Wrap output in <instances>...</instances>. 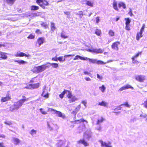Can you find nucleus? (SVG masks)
I'll return each instance as SVG.
<instances>
[{"label": "nucleus", "mask_w": 147, "mask_h": 147, "mask_svg": "<svg viewBox=\"0 0 147 147\" xmlns=\"http://www.w3.org/2000/svg\"><path fill=\"white\" fill-rule=\"evenodd\" d=\"M45 41V39L44 37H39L36 42V45L39 47L43 44Z\"/></svg>", "instance_id": "6"}, {"label": "nucleus", "mask_w": 147, "mask_h": 147, "mask_svg": "<svg viewBox=\"0 0 147 147\" xmlns=\"http://www.w3.org/2000/svg\"><path fill=\"white\" fill-rule=\"evenodd\" d=\"M99 88L101 90L102 92H104L105 90L106 87L104 85H103L99 87Z\"/></svg>", "instance_id": "38"}, {"label": "nucleus", "mask_w": 147, "mask_h": 147, "mask_svg": "<svg viewBox=\"0 0 147 147\" xmlns=\"http://www.w3.org/2000/svg\"><path fill=\"white\" fill-rule=\"evenodd\" d=\"M87 51L89 52L95 53L96 54L102 53L103 52V50L100 48L98 49H88Z\"/></svg>", "instance_id": "8"}, {"label": "nucleus", "mask_w": 147, "mask_h": 147, "mask_svg": "<svg viewBox=\"0 0 147 147\" xmlns=\"http://www.w3.org/2000/svg\"><path fill=\"white\" fill-rule=\"evenodd\" d=\"M75 55L74 54H69V55H64V57H73Z\"/></svg>", "instance_id": "53"}, {"label": "nucleus", "mask_w": 147, "mask_h": 147, "mask_svg": "<svg viewBox=\"0 0 147 147\" xmlns=\"http://www.w3.org/2000/svg\"><path fill=\"white\" fill-rule=\"evenodd\" d=\"M30 134L33 135L34 134H36V131L34 129L32 130L30 133Z\"/></svg>", "instance_id": "48"}, {"label": "nucleus", "mask_w": 147, "mask_h": 147, "mask_svg": "<svg viewBox=\"0 0 147 147\" xmlns=\"http://www.w3.org/2000/svg\"><path fill=\"white\" fill-rule=\"evenodd\" d=\"M6 53L1 52L0 53L1 56L0 58L3 59H5L7 58V56L6 55Z\"/></svg>", "instance_id": "23"}, {"label": "nucleus", "mask_w": 147, "mask_h": 147, "mask_svg": "<svg viewBox=\"0 0 147 147\" xmlns=\"http://www.w3.org/2000/svg\"><path fill=\"white\" fill-rule=\"evenodd\" d=\"M51 111H54V113L57 115V116L59 117H61L63 118L65 117V116L64 115H63L60 111H57L55 109L52 108H50L49 109Z\"/></svg>", "instance_id": "10"}, {"label": "nucleus", "mask_w": 147, "mask_h": 147, "mask_svg": "<svg viewBox=\"0 0 147 147\" xmlns=\"http://www.w3.org/2000/svg\"><path fill=\"white\" fill-rule=\"evenodd\" d=\"M37 77L32 78L29 81V82L31 83L28 84L24 88L28 89H34L38 88L40 86V83L39 82L33 83L34 82V78Z\"/></svg>", "instance_id": "1"}, {"label": "nucleus", "mask_w": 147, "mask_h": 147, "mask_svg": "<svg viewBox=\"0 0 147 147\" xmlns=\"http://www.w3.org/2000/svg\"><path fill=\"white\" fill-rule=\"evenodd\" d=\"M35 36L33 34H30L27 37L28 39H32L34 38Z\"/></svg>", "instance_id": "41"}, {"label": "nucleus", "mask_w": 147, "mask_h": 147, "mask_svg": "<svg viewBox=\"0 0 147 147\" xmlns=\"http://www.w3.org/2000/svg\"><path fill=\"white\" fill-rule=\"evenodd\" d=\"M118 7L120 8L122 7L123 9L126 8V6L125 4L123 2H119L118 4Z\"/></svg>", "instance_id": "19"}, {"label": "nucleus", "mask_w": 147, "mask_h": 147, "mask_svg": "<svg viewBox=\"0 0 147 147\" xmlns=\"http://www.w3.org/2000/svg\"><path fill=\"white\" fill-rule=\"evenodd\" d=\"M15 56L16 57H23L25 56L26 57H28L30 56L29 54L27 55L23 52H20L19 53H17L15 55Z\"/></svg>", "instance_id": "17"}, {"label": "nucleus", "mask_w": 147, "mask_h": 147, "mask_svg": "<svg viewBox=\"0 0 147 147\" xmlns=\"http://www.w3.org/2000/svg\"><path fill=\"white\" fill-rule=\"evenodd\" d=\"M17 11L19 13H21L22 12V11L20 8H18Z\"/></svg>", "instance_id": "62"}, {"label": "nucleus", "mask_w": 147, "mask_h": 147, "mask_svg": "<svg viewBox=\"0 0 147 147\" xmlns=\"http://www.w3.org/2000/svg\"><path fill=\"white\" fill-rule=\"evenodd\" d=\"M113 8L115 10H116L117 11H119V9L117 7V3L116 1H114L113 2Z\"/></svg>", "instance_id": "26"}, {"label": "nucleus", "mask_w": 147, "mask_h": 147, "mask_svg": "<svg viewBox=\"0 0 147 147\" xmlns=\"http://www.w3.org/2000/svg\"><path fill=\"white\" fill-rule=\"evenodd\" d=\"M41 25L42 26L45 28H46L48 27V26L47 25L45 24V23L44 22H42L41 24Z\"/></svg>", "instance_id": "46"}, {"label": "nucleus", "mask_w": 147, "mask_h": 147, "mask_svg": "<svg viewBox=\"0 0 147 147\" xmlns=\"http://www.w3.org/2000/svg\"><path fill=\"white\" fill-rule=\"evenodd\" d=\"M50 28L52 32H54L56 28L55 23L53 22L51 23Z\"/></svg>", "instance_id": "22"}, {"label": "nucleus", "mask_w": 147, "mask_h": 147, "mask_svg": "<svg viewBox=\"0 0 147 147\" xmlns=\"http://www.w3.org/2000/svg\"><path fill=\"white\" fill-rule=\"evenodd\" d=\"M13 141L14 144L16 145L18 144L20 142V140L16 138H13Z\"/></svg>", "instance_id": "21"}, {"label": "nucleus", "mask_w": 147, "mask_h": 147, "mask_svg": "<svg viewBox=\"0 0 147 147\" xmlns=\"http://www.w3.org/2000/svg\"><path fill=\"white\" fill-rule=\"evenodd\" d=\"M36 2L43 9H45V6H48L49 5L48 2L46 0H36Z\"/></svg>", "instance_id": "3"}, {"label": "nucleus", "mask_w": 147, "mask_h": 147, "mask_svg": "<svg viewBox=\"0 0 147 147\" xmlns=\"http://www.w3.org/2000/svg\"><path fill=\"white\" fill-rule=\"evenodd\" d=\"M122 108V107L120 105L117 106L114 109V111L113 112L115 113L116 115H117L120 113V112L118 111L121 110Z\"/></svg>", "instance_id": "18"}, {"label": "nucleus", "mask_w": 147, "mask_h": 147, "mask_svg": "<svg viewBox=\"0 0 147 147\" xmlns=\"http://www.w3.org/2000/svg\"><path fill=\"white\" fill-rule=\"evenodd\" d=\"M142 53V51L139 52L137 53L135 55L133 56L131 58L132 63L134 64H137L139 62L136 60V59L138 57L139 55H141Z\"/></svg>", "instance_id": "7"}, {"label": "nucleus", "mask_w": 147, "mask_h": 147, "mask_svg": "<svg viewBox=\"0 0 147 147\" xmlns=\"http://www.w3.org/2000/svg\"><path fill=\"white\" fill-rule=\"evenodd\" d=\"M125 20L126 21L125 24H129L131 22V20L129 18H125Z\"/></svg>", "instance_id": "44"}, {"label": "nucleus", "mask_w": 147, "mask_h": 147, "mask_svg": "<svg viewBox=\"0 0 147 147\" xmlns=\"http://www.w3.org/2000/svg\"><path fill=\"white\" fill-rule=\"evenodd\" d=\"M99 142L101 144V146L103 147H112V146L111 145V143L110 142L107 144L105 142H103L102 140H100Z\"/></svg>", "instance_id": "15"}, {"label": "nucleus", "mask_w": 147, "mask_h": 147, "mask_svg": "<svg viewBox=\"0 0 147 147\" xmlns=\"http://www.w3.org/2000/svg\"><path fill=\"white\" fill-rule=\"evenodd\" d=\"M108 105V103L105 101H102L101 102H99L98 105L103 106L105 107H107Z\"/></svg>", "instance_id": "28"}, {"label": "nucleus", "mask_w": 147, "mask_h": 147, "mask_svg": "<svg viewBox=\"0 0 147 147\" xmlns=\"http://www.w3.org/2000/svg\"><path fill=\"white\" fill-rule=\"evenodd\" d=\"M64 13L67 15H70V13L69 12L66 11L64 12Z\"/></svg>", "instance_id": "64"}, {"label": "nucleus", "mask_w": 147, "mask_h": 147, "mask_svg": "<svg viewBox=\"0 0 147 147\" xmlns=\"http://www.w3.org/2000/svg\"><path fill=\"white\" fill-rule=\"evenodd\" d=\"M85 79L86 81H90L91 80V79L89 77H86Z\"/></svg>", "instance_id": "60"}, {"label": "nucleus", "mask_w": 147, "mask_h": 147, "mask_svg": "<svg viewBox=\"0 0 147 147\" xmlns=\"http://www.w3.org/2000/svg\"><path fill=\"white\" fill-rule=\"evenodd\" d=\"M97 77L100 80H102L103 78L102 77V76H100L99 74H97Z\"/></svg>", "instance_id": "56"}, {"label": "nucleus", "mask_w": 147, "mask_h": 147, "mask_svg": "<svg viewBox=\"0 0 147 147\" xmlns=\"http://www.w3.org/2000/svg\"><path fill=\"white\" fill-rule=\"evenodd\" d=\"M15 62H17L19 64H24L26 63V62L23 60H15Z\"/></svg>", "instance_id": "33"}, {"label": "nucleus", "mask_w": 147, "mask_h": 147, "mask_svg": "<svg viewBox=\"0 0 147 147\" xmlns=\"http://www.w3.org/2000/svg\"><path fill=\"white\" fill-rule=\"evenodd\" d=\"M96 63L98 65L99 64H102L103 65L105 64L106 63V62H104L103 61H100V60H98L96 61Z\"/></svg>", "instance_id": "43"}, {"label": "nucleus", "mask_w": 147, "mask_h": 147, "mask_svg": "<svg viewBox=\"0 0 147 147\" xmlns=\"http://www.w3.org/2000/svg\"><path fill=\"white\" fill-rule=\"evenodd\" d=\"M84 74L87 75H89L90 74L89 72L86 71H84Z\"/></svg>", "instance_id": "61"}, {"label": "nucleus", "mask_w": 147, "mask_h": 147, "mask_svg": "<svg viewBox=\"0 0 147 147\" xmlns=\"http://www.w3.org/2000/svg\"><path fill=\"white\" fill-rule=\"evenodd\" d=\"M143 36L142 33L139 31L138 32L136 36V39L137 40H139Z\"/></svg>", "instance_id": "20"}, {"label": "nucleus", "mask_w": 147, "mask_h": 147, "mask_svg": "<svg viewBox=\"0 0 147 147\" xmlns=\"http://www.w3.org/2000/svg\"><path fill=\"white\" fill-rule=\"evenodd\" d=\"M35 32L37 34H41L42 33V31L39 29H36L35 31Z\"/></svg>", "instance_id": "45"}, {"label": "nucleus", "mask_w": 147, "mask_h": 147, "mask_svg": "<svg viewBox=\"0 0 147 147\" xmlns=\"http://www.w3.org/2000/svg\"><path fill=\"white\" fill-rule=\"evenodd\" d=\"M86 4L90 7H92L93 6V3L89 1H86Z\"/></svg>", "instance_id": "42"}, {"label": "nucleus", "mask_w": 147, "mask_h": 147, "mask_svg": "<svg viewBox=\"0 0 147 147\" xmlns=\"http://www.w3.org/2000/svg\"><path fill=\"white\" fill-rule=\"evenodd\" d=\"M125 29L127 30H130V25L129 24H125Z\"/></svg>", "instance_id": "51"}, {"label": "nucleus", "mask_w": 147, "mask_h": 147, "mask_svg": "<svg viewBox=\"0 0 147 147\" xmlns=\"http://www.w3.org/2000/svg\"><path fill=\"white\" fill-rule=\"evenodd\" d=\"M41 13L40 12H38L37 13H34V15L35 16H38Z\"/></svg>", "instance_id": "57"}, {"label": "nucleus", "mask_w": 147, "mask_h": 147, "mask_svg": "<svg viewBox=\"0 0 147 147\" xmlns=\"http://www.w3.org/2000/svg\"><path fill=\"white\" fill-rule=\"evenodd\" d=\"M40 110L41 112V113L43 115H45L47 113V112L45 111H43V109L42 108H40Z\"/></svg>", "instance_id": "47"}, {"label": "nucleus", "mask_w": 147, "mask_h": 147, "mask_svg": "<svg viewBox=\"0 0 147 147\" xmlns=\"http://www.w3.org/2000/svg\"><path fill=\"white\" fill-rule=\"evenodd\" d=\"M109 35L111 36H113L115 35L114 32L112 30H110L108 32Z\"/></svg>", "instance_id": "36"}, {"label": "nucleus", "mask_w": 147, "mask_h": 147, "mask_svg": "<svg viewBox=\"0 0 147 147\" xmlns=\"http://www.w3.org/2000/svg\"><path fill=\"white\" fill-rule=\"evenodd\" d=\"M96 23H98L99 22V18L98 17H97L96 18Z\"/></svg>", "instance_id": "58"}, {"label": "nucleus", "mask_w": 147, "mask_h": 147, "mask_svg": "<svg viewBox=\"0 0 147 147\" xmlns=\"http://www.w3.org/2000/svg\"><path fill=\"white\" fill-rule=\"evenodd\" d=\"M0 147H5V146L4 145V144L3 142H0Z\"/></svg>", "instance_id": "59"}, {"label": "nucleus", "mask_w": 147, "mask_h": 147, "mask_svg": "<svg viewBox=\"0 0 147 147\" xmlns=\"http://www.w3.org/2000/svg\"><path fill=\"white\" fill-rule=\"evenodd\" d=\"M23 103L21 102L20 100L16 102L13 104L14 108H13L11 107L10 108V110L12 111L15 109H18L20 107H21L23 105Z\"/></svg>", "instance_id": "5"}, {"label": "nucleus", "mask_w": 147, "mask_h": 147, "mask_svg": "<svg viewBox=\"0 0 147 147\" xmlns=\"http://www.w3.org/2000/svg\"><path fill=\"white\" fill-rule=\"evenodd\" d=\"M67 91H68L67 90L65 89L62 92L59 94V96L61 98H62L64 97V95L65 93L67 92Z\"/></svg>", "instance_id": "30"}, {"label": "nucleus", "mask_w": 147, "mask_h": 147, "mask_svg": "<svg viewBox=\"0 0 147 147\" xmlns=\"http://www.w3.org/2000/svg\"><path fill=\"white\" fill-rule=\"evenodd\" d=\"M67 92L68 94L67 95V97L69 99V101L70 103L73 102L77 100V98L75 96L73 95L71 92L68 90Z\"/></svg>", "instance_id": "4"}, {"label": "nucleus", "mask_w": 147, "mask_h": 147, "mask_svg": "<svg viewBox=\"0 0 147 147\" xmlns=\"http://www.w3.org/2000/svg\"><path fill=\"white\" fill-rule=\"evenodd\" d=\"M45 92V91H43L41 94V96L43 97H45L46 98H48L49 95V93H47L45 94H44Z\"/></svg>", "instance_id": "32"}, {"label": "nucleus", "mask_w": 147, "mask_h": 147, "mask_svg": "<svg viewBox=\"0 0 147 147\" xmlns=\"http://www.w3.org/2000/svg\"><path fill=\"white\" fill-rule=\"evenodd\" d=\"M104 120V119L102 117H101L100 118L98 119L96 123L97 124H99L102 122Z\"/></svg>", "instance_id": "34"}, {"label": "nucleus", "mask_w": 147, "mask_h": 147, "mask_svg": "<svg viewBox=\"0 0 147 147\" xmlns=\"http://www.w3.org/2000/svg\"><path fill=\"white\" fill-rule=\"evenodd\" d=\"M51 60L52 61H58V58L57 57H56L52 58Z\"/></svg>", "instance_id": "55"}, {"label": "nucleus", "mask_w": 147, "mask_h": 147, "mask_svg": "<svg viewBox=\"0 0 147 147\" xmlns=\"http://www.w3.org/2000/svg\"><path fill=\"white\" fill-rule=\"evenodd\" d=\"M11 99V97L9 93L7 94L5 97H2L1 99V102H3L7 101L10 100Z\"/></svg>", "instance_id": "9"}, {"label": "nucleus", "mask_w": 147, "mask_h": 147, "mask_svg": "<svg viewBox=\"0 0 147 147\" xmlns=\"http://www.w3.org/2000/svg\"><path fill=\"white\" fill-rule=\"evenodd\" d=\"M4 123L5 124L8 125H10L12 124V122H11V121H5L4 122Z\"/></svg>", "instance_id": "50"}, {"label": "nucleus", "mask_w": 147, "mask_h": 147, "mask_svg": "<svg viewBox=\"0 0 147 147\" xmlns=\"http://www.w3.org/2000/svg\"><path fill=\"white\" fill-rule=\"evenodd\" d=\"M61 38L65 39L68 38V36L66 34L65 32L63 31L61 34Z\"/></svg>", "instance_id": "27"}, {"label": "nucleus", "mask_w": 147, "mask_h": 147, "mask_svg": "<svg viewBox=\"0 0 147 147\" xmlns=\"http://www.w3.org/2000/svg\"><path fill=\"white\" fill-rule=\"evenodd\" d=\"M79 59H80L81 60H85L86 59L85 58V57H83L82 56H81L79 55H76L75 56V57L73 59L74 60H78Z\"/></svg>", "instance_id": "24"}, {"label": "nucleus", "mask_w": 147, "mask_h": 147, "mask_svg": "<svg viewBox=\"0 0 147 147\" xmlns=\"http://www.w3.org/2000/svg\"><path fill=\"white\" fill-rule=\"evenodd\" d=\"M145 24H143L141 29L140 30V32L143 33L145 28Z\"/></svg>", "instance_id": "49"}, {"label": "nucleus", "mask_w": 147, "mask_h": 147, "mask_svg": "<svg viewBox=\"0 0 147 147\" xmlns=\"http://www.w3.org/2000/svg\"><path fill=\"white\" fill-rule=\"evenodd\" d=\"M77 143L78 144H82L85 146H88L89 145V144L84 139H80L78 140L77 141Z\"/></svg>", "instance_id": "13"}, {"label": "nucleus", "mask_w": 147, "mask_h": 147, "mask_svg": "<svg viewBox=\"0 0 147 147\" xmlns=\"http://www.w3.org/2000/svg\"><path fill=\"white\" fill-rule=\"evenodd\" d=\"M85 60H88L91 63H94L96 62V60L95 59H91L86 57H85Z\"/></svg>", "instance_id": "31"}, {"label": "nucleus", "mask_w": 147, "mask_h": 147, "mask_svg": "<svg viewBox=\"0 0 147 147\" xmlns=\"http://www.w3.org/2000/svg\"><path fill=\"white\" fill-rule=\"evenodd\" d=\"M49 65H50V66L51 65L52 66V67L55 68H57L58 67V64L57 63H51L49 64Z\"/></svg>", "instance_id": "35"}, {"label": "nucleus", "mask_w": 147, "mask_h": 147, "mask_svg": "<svg viewBox=\"0 0 147 147\" xmlns=\"http://www.w3.org/2000/svg\"><path fill=\"white\" fill-rule=\"evenodd\" d=\"M39 9V7L36 5H33L30 7V9L31 10L35 11L38 9Z\"/></svg>", "instance_id": "29"}, {"label": "nucleus", "mask_w": 147, "mask_h": 147, "mask_svg": "<svg viewBox=\"0 0 147 147\" xmlns=\"http://www.w3.org/2000/svg\"><path fill=\"white\" fill-rule=\"evenodd\" d=\"M121 106H125L129 108L130 107V105L127 102H125L124 103L121 104L120 105Z\"/></svg>", "instance_id": "40"}, {"label": "nucleus", "mask_w": 147, "mask_h": 147, "mask_svg": "<svg viewBox=\"0 0 147 147\" xmlns=\"http://www.w3.org/2000/svg\"><path fill=\"white\" fill-rule=\"evenodd\" d=\"M101 33V30L97 29L95 31V34L97 36H100Z\"/></svg>", "instance_id": "37"}, {"label": "nucleus", "mask_w": 147, "mask_h": 147, "mask_svg": "<svg viewBox=\"0 0 147 147\" xmlns=\"http://www.w3.org/2000/svg\"><path fill=\"white\" fill-rule=\"evenodd\" d=\"M120 44L119 41H116L112 43L111 47V48L117 51L118 50V46Z\"/></svg>", "instance_id": "11"}, {"label": "nucleus", "mask_w": 147, "mask_h": 147, "mask_svg": "<svg viewBox=\"0 0 147 147\" xmlns=\"http://www.w3.org/2000/svg\"><path fill=\"white\" fill-rule=\"evenodd\" d=\"M29 99L28 98H26L24 96H22V98L20 100V101L23 104L25 101H27Z\"/></svg>", "instance_id": "25"}, {"label": "nucleus", "mask_w": 147, "mask_h": 147, "mask_svg": "<svg viewBox=\"0 0 147 147\" xmlns=\"http://www.w3.org/2000/svg\"><path fill=\"white\" fill-rule=\"evenodd\" d=\"M65 59L64 58H63L62 56L59 57H58V60L60 62H63L65 61Z\"/></svg>", "instance_id": "39"}, {"label": "nucleus", "mask_w": 147, "mask_h": 147, "mask_svg": "<svg viewBox=\"0 0 147 147\" xmlns=\"http://www.w3.org/2000/svg\"><path fill=\"white\" fill-rule=\"evenodd\" d=\"M49 64H50V63L48 62L45 64L34 67V72L36 73H38L44 71L47 68L50 67V65H48Z\"/></svg>", "instance_id": "2"}, {"label": "nucleus", "mask_w": 147, "mask_h": 147, "mask_svg": "<svg viewBox=\"0 0 147 147\" xmlns=\"http://www.w3.org/2000/svg\"><path fill=\"white\" fill-rule=\"evenodd\" d=\"M144 107L147 108V100L144 101L143 104Z\"/></svg>", "instance_id": "54"}, {"label": "nucleus", "mask_w": 147, "mask_h": 147, "mask_svg": "<svg viewBox=\"0 0 147 147\" xmlns=\"http://www.w3.org/2000/svg\"><path fill=\"white\" fill-rule=\"evenodd\" d=\"M128 14H129L131 16H132L133 15L132 11L131 9H129V10L128 13Z\"/></svg>", "instance_id": "52"}, {"label": "nucleus", "mask_w": 147, "mask_h": 147, "mask_svg": "<svg viewBox=\"0 0 147 147\" xmlns=\"http://www.w3.org/2000/svg\"><path fill=\"white\" fill-rule=\"evenodd\" d=\"M135 79L136 80L140 82H143L145 80V78L143 75H138L136 76Z\"/></svg>", "instance_id": "12"}, {"label": "nucleus", "mask_w": 147, "mask_h": 147, "mask_svg": "<svg viewBox=\"0 0 147 147\" xmlns=\"http://www.w3.org/2000/svg\"><path fill=\"white\" fill-rule=\"evenodd\" d=\"M140 116L142 117V118H145L146 117H147V115H140Z\"/></svg>", "instance_id": "63"}, {"label": "nucleus", "mask_w": 147, "mask_h": 147, "mask_svg": "<svg viewBox=\"0 0 147 147\" xmlns=\"http://www.w3.org/2000/svg\"><path fill=\"white\" fill-rule=\"evenodd\" d=\"M133 88L129 84H127L123 86L122 87L120 88V89L119 90V91H122L123 90H125L126 89H128L129 88L133 89Z\"/></svg>", "instance_id": "16"}, {"label": "nucleus", "mask_w": 147, "mask_h": 147, "mask_svg": "<svg viewBox=\"0 0 147 147\" xmlns=\"http://www.w3.org/2000/svg\"><path fill=\"white\" fill-rule=\"evenodd\" d=\"M85 122L86 123L88 122L87 121L84 119L83 118H82L80 119L75 120L73 121H71V122L73 123L74 124H78L81 123V122L84 123Z\"/></svg>", "instance_id": "14"}]
</instances>
